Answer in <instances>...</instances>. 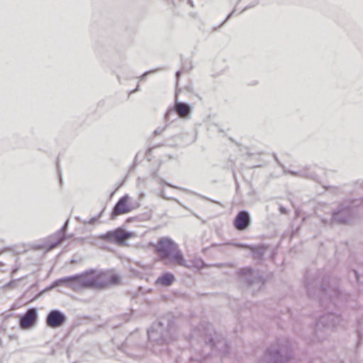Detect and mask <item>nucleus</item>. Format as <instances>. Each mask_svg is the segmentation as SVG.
Here are the masks:
<instances>
[{
    "label": "nucleus",
    "mask_w": 363,
    "mask_h": 363,
    "mask_svg": "<svg viewBox=\"0 0 363 363\" xmlns=\"http://www.w3.org/2000/svg\"><path fill=\"white\" fill-rule=\"evenodd\" d=\"M119 281L120 278L117 274L108 277L107 274L101 270L89 269L80 274L57 279L48 286L45 291L60 285H66L73 289L84 288L102 290L110 286L116 285Z\"/></svg>",
    "instance_id": "1"
},
{
    "label": "nucleus",
    "mask_w": 363,
    "mask_h": 363,
    "mask_svg": "<svg viewBox=\"0 0 363 363\" xmlns=\"http://www.w3.org/2000/svg\"><path fill=\"white\" fill-rule=\"evenodd\" d=\"M320 277H311L309 273L305 276V286L308 295L311 297H317L321 305L328 307L330 305H336L337 299L340 296V291L337 280L335 277H327L322 279L320 285Z\"/></svg>",
    "instance_id": "2"
},
{
    "label": "nucleus",
    "mask_w": 363,
    "mask_h": 363,
    "mask_svg": "<svg viewBox=\"0 0 363 363\" xmlns=\"http://www.w3.org/2000/svg\"><path fill=\"white\" fill-rule=\"evenodd\" d=\"M174 330V317L172 313H167L160 316L148 330V339L159 345L168 344L175 338Z\"/></svg>",
    "instance_id": "3"
},
{
    "label": "nucleus",
    "mask_w": 363,
    "mask_h": 363,
    "mask_svg": "<svg viewBox=\"0 0 363 363\" xmlns=\"http://www.w3.org/2000/svg\"><path fill=\"white\" fill-rule=\"evenodd\" d=\"M292 357L291 342L287 338H279L266 348L258 363H288Z\"/></svg>",
    "instance_id": "4"
},
{
    "label": "nucleus",
    "mask_w": 363,
    "mask_h": 363,
    "mask_svg": "<svg viewBox=\"0 0 363 363\" xmlns=\"http://www.w3.org/2000/svg\"><path fill=\"white\" fill-rule=\"evenodd\" d=\"M155 250L160 259L165 263L170 262L178 266L190 268L191 265L187 263L182 252L172 238L162 237L158 239L155 246Z\"/></svg>",
    "instance_id": "5"
},
{
    "label": "nucleus",
    "mask_w": 363,
    "mask_h": 363,
    "mask_svg": "<svg viewBox=\"0 0 363 363\" xmlns=\"http://www.w3.org/2000/svg\"><path fill=\"white\" fill-rule=\"evenodd\" d=\"M340 315L328 313L322 315L315 324L314 331L320 341L325 340L333 330L340 323Z\"/></svg>",
    "instance_id": "6"
},
{
    "label": "nucleus",
    "mask_w": 363,
    "mask_h": 363,
    "mask_svg": "<svg viewBox=\"0 0 363 363\" xmlns=\"http://www.w3.org/2000/svg\"><path fill=\"white\" fill-rule=\"evenodd\" d=\"M238 275L240 281L247 288L250 289L252 293L258 291L264 284V279L257 271L252 267H245L238 270Z\"/></svg>",
    "instance_id": "7"
},
{
    "label": "nucleus",
    "mask_w": 363,
    "mask_h": 363,
    "mask_svg": "<svg viewBox=\"0 0 363 363\" xmlns=\"http://www.w3.org/2000/svg\"><path fill=\"white\" fill-rule=\"evenodd\" d=\"M352 216V206L347 203H342L333 211L330 219L331 223L345 224L347 223Z\"/></svg>",
    "instance_id": "8"
},
{
    "label": "nucleus",
    "mask_w": 363,
    "mask_h": 363,
    "mask_svg": "<svg viewBox=\"0 0 363 363\" xmlns=\"http://www.w3.org/2000/svg\"><path fill=\"white\" fill-rule=\"evenodd\" d=\"M133 233L118 228L114 230H110L101 235V238L107 241H112L117 245H123L127 239L132 237Z\"/></svg>",
    "instance_id": "9"
},
{
    "label": "nucleus",
    "mask_w": 363,
    "mask_h": 363,
    "mask_svg": "<svg viewBox=\"0 0 363 363\" xmlns=\"http://www.w3.org/2000/svg\"><path fill=\"white\" fill-rule=\"evenodd\" d=\"M67 320L66 315L58 309H52L47 315L45 323L50 328H59Z\"/></svg>",
    "instance_id": "10"
},
{
    "label": "nucleus",
    "mask_w": 363,
    "mask_h": 363,
    "mask_svg": "<svg viewBox=\"0 0 363 363\" xmlns=\"http://www.w3.org/2000/svg\"><path fill=\"white\" fill-rule=\"evenodd\" d=\"M130 197L125 194L121 197L114 205L111 213V219L115 220L118 216L128 213L131 211L132 208L129 206Z\"/></svg>",
    "instance_id": "11"
},
{
    "label": "nucleus",
    "mask_w": 363,
    "mask_h": 363,
    "mask_svg": "<svg viewBox=\"0 0 363 363\" xmlns=\"http://www.w3.org/2000/svg\"><path fill=\"white\" fill-rule=\"evenodd\" d=\"M38 320V310L36 308H28L19 318V325L22 329L32 328Z\"/></svg>",
    "instance_id": "12"
},
{
    "label": "nucleus",
    "mask_w": 363,
    "mask_h": 363,
    "mask_svg": "<svg viewBox=\"0 0 363 363\" xmlns=\"http://www.w3.org/2000/svg\"><path fill=\"white\" fill-rule=\"evenodd\" d=\"M173 111H177V114L179 118H189L192 108L189 104L179 101L177 98H176L174 104L169 107V113H173Z\"/></svg>",
    "instance_id": "13"
},
{
    "label": "nucleus",
    "mask_w": 363,
    "mask_h": 363,
    "mask_svg": "<svg viewBox=\"0 0 363 363\" xmlns=\"http://www.w3.org/2000/svg\"><path fill=\"white\" fill-rule=\"evenodd\" d=\"M250 216L248 211L245 210L240 211L234 219V226L238 230H244L248 228L250 224Z\"/></svg>",
    "instance_id": "14"
},
{
    "label": "nucleus",
    "mask_w": 363,
    "mask_h": 363,
    "mask_svg": "<svg viewBox=\"0 0 363 363\" xmlns=\"http://www.w3.org/2000/svg\"><path fill=\"white\" fill-rule=\"evenodd\" d=\"M249 250L251 251V255L254 259L260 260L267 250V247L264 244L250 245Z\"/></svg>",
    "instance_id": "15"
},
{
    "label": "nucleus",
    "mask_w": 363,
    "mask_h": 363,
    "mask_svg": "<svg viewBox=\"0 0 363 363\" xmlns=\"http://www.w3.org/2000/svg\"><path fill=\"white\" fill-rule=\"evenodd\" d=\"M347 276L351 282L354 281L357 283L359 291L363 292V274H360L356 269H351Z\"/></svg>",
    "instance_id": "16"
},
{
    "label": "nucleus",
    "mask_w": 363,
    "mask_h": 363,
    "mask_svg": "<svg viewBox=\"0 0 363 363\" xmlns=\"http://www.w3.org/2000/svg\"><path fill=\"white\" fill-rule=\"evenodd\" d=\"M174 279L175 277L172 273L165 272L157 279L156 284L169 286L174 282Z\"/></svg>",
    "instance_id": "17"
},
{
    "label": "nucleus",
    "mask_w": 363,
    "mask_h": 363,
    "mask_svg": "<svg viewBox=\"0 0 363 363\" xmlns=\"http://www.w3.org/2000/svg\"><path fill=\"white\" fill-rule=\"evenodd\" d=\"M286 172L289 173L292 176L304 177L308 179H315V174L313 172H308L306 169H301L299 171L288 170Z\"/></svg>",
    "instance_id": "18"
},
{
    "label": "nucleus",
    "mask_w": 363,
    "mask_h": 363,
    "mask_svg": "<svg viewBox=\"0 0 363 363\" xmlns=\"http://www.w3.org/2000/svg\"><path fill=\"white\" fill-rule=\"evenodd\" d=\"M208 331L209 332L208 334L205 335L204 337V342L206 345H208L211 349L216 347V343L213 340L212 333L211 331L214 333V330H213L211 325L208 326Z\"/></svg>",
    "instance_id": "19"
},
{
    "label": "nucleus",
    "mask_w": 363,
    "mask_h": 363,
    "mask_svg": "<svg viewBox=\"0 0 363 363\" xmlns=\"http://www.w3.org/2000/svg\"><path fill=\"white\" fill-rule=\"evenodd\" d=\"M66 238H66L65 235H57V240H55L54 242H50L47 244V245H46L47 250L50 251V250L55 249L60 243L65 241L66 240Z\"/></svg>",
    "instance_id": "20"
},
{
    "label": "nucleus",
    "mask_w": 363,
    "mask_h": 363,
    "mask_svg": "<svg viewBox=\"0 0 363 363\" xmlns=\"http://www.w3.org/2000/svg\"><path fill=\"white\" fill-rule=\"evenodd\" d=\"M173 113H169V108L167 110L165 114H164V120L166 121L167 123H169V125L174 121L175 120H177L178 118V116L177 114V111H172Z\"/></svg>",
    "instance_id": "21"
},
{
    "label": "nucleus",
    "mask_w": 363,
    "mask_h": 363,
    "mask_svg": "<svg viewBox=\"0 0 363 363\" xmlns=\"http://www.w3.org/2000/svg\"><path fill=\"white\" fill-rule=\"evenodd\" d=\"M169 123H166V124H164V125L157 127L154 130V135H162L167 130V128L169 127Z\"/></svg>",
    "instance_id": "22"
},
{
    "label": "nucleus",
    "mask_w": 363,
    "mask_h": 363,
    "mask_svg": "<svg viewBox=\"0 0 363 363\" xmlns=\"http://www.w3.org/2000/svg\"><path fill=\"white\" fill-rule=\"evenodd\" d=\"M358 323L360 325V328L357 330V335L358 338L357 345H360L363 340V329L362 328V323L358 320Z\"/></svg>",
    "instance_id": "23"
},
{
    "label": "nucleus",
    "mask_w": 363,
    "mask_h": 363,
    "mask_svg": "<svg viewBox=\"0 0 363 363\" xmlns=\"http://www.w3.org/2000/svg\"><path fill=\"white\" fill-rule=\"evenodd\" d=\"M232 245L238 247V248H242V249H250V245L245 243H240V242H233L231 243Z\"/></svg>",
    "instance_id": "24"
},
{
    "label": "nucleus",
    "mask_w": 363,
    "mask_h": 363,
    "mask_svg": "<svg viewBox=\"0 0 363 363\" xmlns=\"http://www.w3.org/2000/svg\"><path fill=\"white\" fill-rule=\"evenodd\" d=\"M69 220H67L65 223L64 225L61 228V229L57 232V235H65V231L68 227Z\"/></svg>",
    "instance_id": "25"
},
{
    "label": "nucleus",
    "mask_w": 363,
    "mask_h": 363,
    "mask_svg": "<svg viewBox=\"0 0 363 363\" xmlns=\"http://www.w3.org/2000/svg\"><path fill=\"white\" fill-rule=\"evenodd\" d=\"M101 213L102 212H101L97 217H93L91 219H89L88 221H84L83 223L84 224H94V223H95V222L97 220L98 218H99L101 216Z\"/></svg>",
    "instance_id": "26"
},
{
    "label": "nucleus",
    "mask_w": 363,
    "mask_h": 363,
    "mask_svg": "<svg viewBox=\"0 0 363 363\" xmlns=\"http://www.w3.org/2000/svg\"><path fill=\"white\" fill-rule=\"evenodd\" d=\"M160 184H166L167 186H170V187H172V188H174V189H179V187L176 186H174L169 183H167L164 180H163L162 179H160Z\"/></svg>",
    "instance_id": "27"
},
{
    "label": "nucleus",
    "mask_w": 363,
    "mask_h": 363,
    "mask_svg": "<svg viewBox=\"0 0 363 363\" xmlns=\"http://www.w3.org/2000/svg\"><path fill=\"white\" fill-rule=\"evenodd\" d=\"M235 12V9H233L226 17V18L225 19V21L220 24V26H221L223 23H225L227 21H228L231 17L234 14V13Z\"/></svg>",
    "instance_id": "28"
},
{
    "label": "nucleus",
    "mask_w": 363,
    "mask_h": 363,
    "mask_svg": "<svg viewBox=\"0 0 363 363\" xmlns=\"http://www.w3.org/2000/svg\"><path fill=\"white\" fill-rule=\"evenodd\" d=\"M155 72V70L147 71V72H144L139 78H140V79H143L147 74H149L151 72Z\"/></svg>",
    "instance_id": "29"
},
{
    "label": "nucleus",
    "mask_w": 363,
    "mask_h": 363,
    "mask_svg": "<svg viewBox=\"0 0 363 363\" xmlns=\"http://www.w3.org/2000/svg\"><path fill=\"white\" fill-rule=\"evenodd\" d=\"M279 211L282 213V214H286L287 213V210L285 207H284L283 206H279Z\"/></svg>",
    "instance_id": "30"
},
{
    "label": "nucleus",
    "mask_w": 363,
    "mask_h": 363,
    "mask_svg": "<svg viewBox=\"0 0 363 363\" xmlns=\"http://www.w3.org/2000/svg\"><path fill=\"white\" fill-rule=\"evenodd\" d=\"M257 4H258V1H255V3H254L252 5H250V6H248L245 7V8L242 9V11L241 12H243V11H246V10H247V9H249V8H251V7H252V6H255V5H257Z\"/></svg>",
    "instance_id": "31"
},
{
    "label": "nucleus",
    "mask_w": 363,
    "mask_h": 363,
    "mask_svg": "<svg viewBox=\"0 0 363 363\" xmlns=\"http://www.w3.org/2000/svg\"><path fill=\"white\" fill-rule=\"evenodd\" d=\"M160 196H161L162 198L164 199H168V200L171 199V198H170V197H167V196L164 194V191H163V190H162V191H161V193H160Z\"/></svg>",
    "instance_id": "32"
},
{
    "label": "nucleus",
    "mask_w": 363,
    "mask_h": 363,
    "mask_svg": "<svg viewBox=\"0 0 363 363\" xmlns=\"http://www.w3.org/2000/svg\"><path fill=\"white\" fill-rule=\"evenodd\" d=\"M175 75H176L177 81L178 82V80L179 79V77L181 76V72L180 71H177L176 72Z\"/></svg>",
    "instance_id": "33"
},
{
    "label": "nucleus",
    "mask_w": 363,
    "mask_h": 363,
    "mask_svg": "<svg viewBox=\"0 0 363 363\" xmlns=\"http://www.w3.org/2000/svg\"><path fill=\"white\" fill-rule=\"evenodd\" d=\"M140 90V86L138 85L137 87L131 91V93L138 91Z\"/></svg>",
    "instance_id": "34"
},
{
    "label": "nucleus",
    "mask_w": 363,
    "mask_h": 363,
    "mask_svg": "<svg viewBox=\"0 0 363 363\" xmlns=\"http://www.w3.org/2000/svg\"><path fill=\"white\" fill-rule=\"evenodd\" d=\"M223 343L226 346V347H228V345L227 344V342L225 341H223Z\"/></svg>",
    "instance_id": "35"
},
{
    "label": "nucleus",
    "mask_w": 363,
    "mask_h": 363,
    "mask_svg": "<svg viewBox=\"0 0 363 363\" xmlns=\"http://www.w3.org/2000/svg\"><path fill=\"white\" fill-rule=\"evenodd\" d=\"M322 222L324 223L325 224H326V221L324 219L322 220Z\"/></svg>",
    "instance_id": "36"
}]
</instances>
